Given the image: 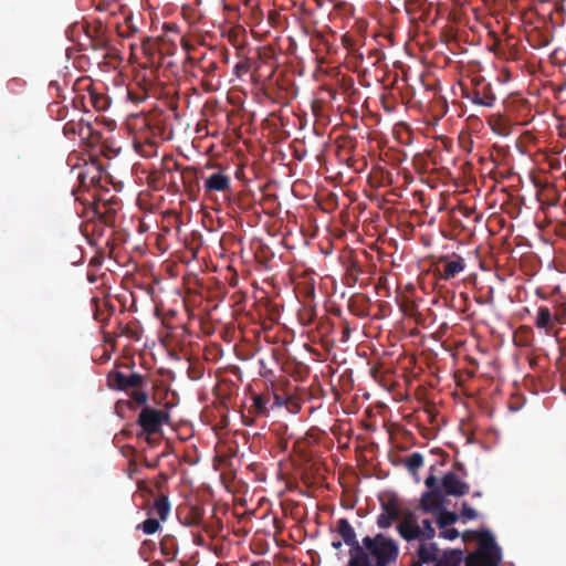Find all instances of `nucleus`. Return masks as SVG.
<instances>
[{"label":"nucleus","instance_id":"nucleus-1","mask_svg":"<svg viewBox=\"0 0 566 566\" xmlns=\"http://www.w3.org/2000/svg\"><path fill=\"white\" fill-rule=\"evenodd\" d=\"M399 544L398 542L384 533H377L374 536H365L363 538V547H356V558H349L348 562L361 563L365 557V562L380 565L395 564L399 557Z\"/></svg>","mask_w":566,"mask_h":566},{"label":"nucleus","instance_id":"nucleus-2","mask_svg":"<svg viewBox=\"0 0 566 566\" xmlns=\"http://www.w3.org/2000/svg\"><path fill=\"white\" fill-rule=\"evenodd\" d=\"M107 386L113 390H120L128 394L130 401L129 409L146 405L149 400L146 391L145 376L138 373L125 374L119 370H111L107 375Z\"/></svg>","mask_w":566,"mask_h":566},{"label":"nucleus","instance_id":"nucleus-3","mask_svg":"<svg viewBox=\"0 0 566 566\" xmlns=\"http://www.w3.org/2000/svg\"><path fill=\"white\" fill-rule=\"evenodd\" d=\"M479 549L467 557V566H499L502 559L501 548L489 531L476 534Z\"/></svg>","mask_w":566,"mask_h":566},{"label":"nucleus","instance_id":"nucleus-4","mask_svg":"<svg viewBox=\"0 0 566 566\" xmlns=\"http://www.w3.org/2000/svg\"><path fill=\"white\" fill-rule=\"evenodd\" d=\"M142 410L137 418V424L147 434V442L153 443L150 436L158 433L164 423L168 422L169 415L166 410L156 409L146 405H142Z\"/></svg>","mask_w":566,"mask_h":566},{"label":"nucleus","instance_id":"nucleus-5","mask_svg":"<svg viewBox=\"0 0 566 566\" xmlns=\"http://www.w3.org/2000/svg\"><path fill=\"white\" fill-rule=\"evenodd\" d=\"M63 134L70 139L78 137L81 140H86L90 145H95L102 140V133L96 130L90 122H85L83 117L78 119L70 118L64 127Z\"/></svg>","mask_w":566,"mask_h":566},{"label":"nucleus","instance_id":"nucleus-6","mask_svg":"<svg viewBox=\"0 0 566 566\" xmlns=\"http://www.w3.org/2000/svg\"><path fill=\"white\" fill-rule=\"evenodd\" d=\"M251 400L252 403L248 409V415L242 416L245 426H252L256 417H266L272 409V394L270 391L254 394Z\"/></svg>","mask_w":566,"mask_h":566},{"label":"nucleus","instance_id":"nucleus-7","mask_svg":"<svg viewBox=\"0 0 566 566\" xmlns=\"http://www.w3.org/2000/svg\"><path fill=\"white\" fill-rule=\"evenodd\" d=\"M163 168L165 172H171L172 170H180L182 184L186 190H192L198 185L197 169L193 167H185L180 169L179 164L172 159V157L163 158Z\"/></svg>","mask_w":566,"mask_h":566},{"label":"nucleus","instance_id":"nucleus-8","mask_svg":"<svg viewBox=\"0 0 566 566\" xmlns=\"http://www.w3.org/2000/svg\"><path fill=\"white\" fill-rule=\"evenodd\" d=\"M380 510L388 517L400 520L406 515L407 507L402 506L400 497L394 492H386L379 496Z\"/></svg>","mask_w":566,"mask_h":566},{"label":"nucleus","instance_id":"nucleus-9","mask_svg":"<svg viewBox=\"0 0 566 566\" xmlns=\"http://www.w3.org/2000/svg\"><path fill=\"white\" fill-rule=\"evenodd\" d=\"M398 534L407 542L415 539L420 541V525L417 523L413 513L410 510H406V515L396 525Z\"/></svg>","mask_w":566,"mask_h":566},{"label":"nucleus","instance_id":"nucleus-10","mask_svg":"<svg viewBox=\"0 0 566 566\" xmlns=\"http://www.w3.org/2000/svg\"><path fill=\"white\" fill-rule=\"evenodd\" d=\"M441 490L446 495L462 496L469 493L470 486L454 472H447L441 480Z\"/></svg>","mask_w":566,"mask_h":566},{"label":"nucleus","instance_id":"nucleus-11","mask_svg":"<svg viewBox=\"0 0 566 566\" xmlns=\"http://www.w3.org/2000/svg\"><path fill=\"white\" fill-rule=\"evenodd\" d=\"M336 531L346 545L350 547L349 558H356L355 548L363 547L357 541L356 532L347 518H339L336 522Z\"/></svg>","mask_w":566,"mask_h":566},{"label":"nucleus","instance_id":"nucleus-12","mask_svg":"<svg viewBox=\"0 0 566 566\" xmlns=\"http://www.w3.org/2000/svg\"><path fill=\"white\" fill-rule=\"evenodd\" d=\"M439 263H443V271L440 273V279L449 281L454 279L465 269L464 259L455 253L452 256L442 255Z\"/></svg>","mask_w":566,"mask_h":566},{"label":"nucleus","instance_id":"nucleus-13","mask_svg":"<svg viewBox=\"0 0 566 566\" xmlns=\"http://www.w3.org/2000/svg\"><path fill=\"white\" fill-rule=\"evenodd\" d=\"M446 552L440 556L438 545L433 542H427V541H420L417 549H416V557L422 562L424 565L429 564H437L438 562H441Z\"/></svg>","mask_w":566,"mask_h":566},{"label":"nucleus","instance_id":"nucleus-14","mask_svg":"<svg viewBox=\"0 0 566 566\" xmlns=\"http://www.w3.org/2000/svg\"><path fill=\"white\" fill-rule=\"evenodd\" d=\"M444 493L441 488L426 491L421 496V507L424 512L436 513L444 506Z\"/></svg>","mask_w":566,"mask_h":566},{"label":"nucleus","instance_id":"nucleus-15","mask_svg":"<svg viewBox=\"0 0 566 566\" xmlns=\"http://www.w3.org/2000/svg\"><path fill=\"white\" fill-rule=\"evenodd\" d=\"M203 188L207 193L228 192L231 189V179L223 171H217L205 179Z\"/></svg>","mask_w":566,"mask_h":566},{"label":"nucleus","instance_id":"nucleus-16","mask_svg":"<svg viewBox=\"0 0 566 566\" xmlns=\"http://www.w3.org/2000/svg\"><path fill=\"white\" fill-rule=\"evenodd\" d=\"M467 97L475 105L484 107H493L496 102V96L492 90L491 84H485L481 88L474 90Z\"/></svg>","mask_w":566,"mask_h":566},{"label":"nucleus","instance_id":"nucleus-17","mask_svg":"<svg viewBox=\"0 0 566 566\" xmlns=\"http://www.w3.org/2000/svg\"><path fill=\"white\" fill-rule=\"evenodd\" d=\"M81 104L84 108L91 105L96 111H105L111 105V98L104 93L90 90L87 96L83 95L81 97Z\"/></svg>","mask_w":566,"mask_h":566},{"label":"nucleus","instance_id":"nucleus-18","mask_svg":"<svg viewBox=\"0 0 566 566\" xmlns=\"http://www.w3.org/2000/svg\"><path fill=\"white\" fill-rule=\"evenodd\" d=\"M534 323L537 328L544 329L546 334H549L554 328L551 310L546 306H539Z\"/></svg>","mask_w":566,"mask_h":566},{"label":"nucleus","instance_id":"nucleus-19","mask_svg":"<svg viewBox=\"0 0 566 566\" xmlns=\"http://www.w3.org/2000/svg\"><path fill=\"white\" fill-rule=\"evenodd\" d=\"M160 551L167 560H174L178 553V545L175 536L165 535L160 541Z\"/></svg>","mask_w":566,"mask_h":566},{"label":"nucleus","instance_id":"nucleus-20","mask_svg":"<svg viewBox=\"0 0 566 566\" xmlns=\"http://www.w3.org/2000/svg\"><path fill=\"white\" fill-rule=\"evenodd\" d=\"M153 511L159 516L161 521H165L170 512V503L168 496L165 494L159 495L155 500Z\"/></svg>","mask_w":566,"mask_h":566},{"label":"nucleus","instance_id":"nucleus-21","mask_svg":"<svg viewBox=\"0 0 566 566\" xmlns=\"http://www.w3.org/2000/svg\"><path fill=\"white\" fill-rule=\"evenodd\" d=\"M50 116L55 120H64L69 117L70 111L66 105L60 102H53L49 105Z\"/></svg>","mask_w":566,"mask_h":566},{"label":"nucleus","instance_id":"nucleus-22","mask_svg":"<svg viewBox=\"0 0 566 566\" xmlns=\"http://www.w3.org/2000/svg\"><path fill=\"white\" fill-rule=\"evenodd\" d=\"M437 524L439 528H446L449 525L454 524L459 516L454 512L446 511L444 507L438 511Z\"/></svg>","mask_w":566,"mask_h":566},{"label":"nucleus","instance_id":"nucleus-23","mask_svg":"<svg viewBox=\"0 0 566 566\" xmlns=\"http://www.w3.org/2000/svg\"><path fill=\"white\" fill-rule=\"evenodd\" d=\"M462 560V552L460 549H451L446 552V556L441 562L433 566H458Z\"/></svg>","mask_w":566,"mask_h":566},{"label":"nucleus","instance_id":"nucleus-24","mask_svg":"<svg viewBox=\"0 0 566 566\" xmlns=\"http://www.w3.org/2000/svg\"><path fill=\"white\" fill-rule=\"evenodd\" d=\"M138 33V28L132 24V19H125L123 24L117 25V34L123 39H132Z\"/></svg>","mask_w":566,"mask_h":566},{"label":"nucleus","instance_id":"nucleus-25","mask_svg":"<svg viewBox=\"0 0 566 566\" xmlns=\"http://www.w3.org/2000/svg\"><path fill=\"white\" fill-rule=\"evenodd\" d=\"M407 469L416 474L417 471L423 465V455L420 452L411 453L406 461Z\"/></svg>","mask_w":566,"mask_h":566},{"label":"nucleus","instance_id":"nucleus-26","mask_svg":"<svg viewBox=\"0 0 566 566\" xmlns=\"http://www.w3.org/2000/svg\"><path fill=\"white\" fill-rule=\"evenodd\" d=\"M420 541L431 542V539L436 536V530L432 526L430 520H423L422 525L420 526Z\"/></svg>","mask_w":566,"mask_h":566},{"label":"nucleus","instance_id":"nucleus-27","mask_svg":"<svg viewBox=\"0 0 566 566\" xmlns=\"http://www.w3.org/2000/svg\"><path fill=\"white\" fill-rule=\"evenodd\" d=\"M138 530H142L145 534H155L160 528V523L156 518H147L138 525Z\"/></svg>","mask_w":566,"mask_h":566},{"label":"nucleus","instance_id":"nucleus-28","mask_svg":"<svg viewBox=\"0 0 566 566\" xmlns=\"http://www.w3.org/2000/svg\"><path fill=\"white\" fill-rule=\"evenodd\" d=\"M199 67L206 75L212 76L218 69V63L212 60L203 59Z\"/></svg>","mask_w":566,"mask_h":566},{"label":"nucleus","instance_id":"nucleus-29","mask_svg":"<svg viewBox=\"0 0 566 566\" xmlns=\"http://www.w3.org/2000/svg\"><path fill=\"white\" fill-rule=\"evenodd\" d=\"M395 521H397L395 517H388L387 514L380 512V514L377 517L376 524L380 530H388L391 527Z\"/></svg>","mask_w":566,"mask_h":566},{"label":"nucleus","instance_id":"nucleus-30","mask_svg":"<svg viewBox=\"0 0 566 566\" xmlns=\"http://www.w3.org/2000/svg\"><path fill=\"white\" fill-rule=\"evenodd\" d=\"M461 515L465 520H474V518H476L478 513L467 502H464V503H462Z\"/></svg>","mask_w":566,"mask_h":566},{"label":"nucleus","instance_id":"nucleus-31","mask_svg":"<svg viewBox=\"0 0 566 566\" xmlns=\"http://www.w3.org/2000/svg\"><path fill=\"white\" fill-rule=\"evenodd\" d=\"M459 535H460V533L457 528H446L440 532V536L446 539H449V541H453V539L458 538Z\"/></svg>","mask_w":566,"mask_h":566},{"label":"nucleus","instance_id":"nucleus-32","mask_svg":"<svg viewBox=\"0 0 566 566\" xmlns=\"http://www.w3.org/2000/svg\"><path fill=\"white\" fill-rule=\"evenodd\" d=\"M271 394H272V401H271L272 409L274 407H281L284 405V398L282 396H280L276 392H271Z\"/></svg>","mask_w":566,"mask_h":566},{"label":"nucleus","instance_id":"nucleus-33","mask_svg":"<svg viewBox=\"0 0 566 566\" xmlns=\"http://www.w3.org/2000/svg\"><path fill=\"white\" fill-rule=\"evenodd\" d=\"M424 484L428 488V490H432L434 488H440L438 484H437V478L432 474H430L426 480H424Z\"/></svg>","mask_w":566,"mask_h":566},{"label":"nucleus","instance_id":"nucleus-34","mask_svg":"<svg viewBox=\"0 0 566 566\" xmlns=\"http://www.w3.org/2000/svg\"><path fill=\"white\" fill-rule=\"evenodd\" d=\"M346 566H389V565H380V564H373V563H369V562H365V558L361 560V563H352V562H347V565Z\"/></svg>","mask_w":566,"mask_h":566},{"label":"nucleus","instance_id":"nucleus-35","mask_svg":"<svg viewBox=\"0 0 566 566\" xmlns=\"http://www.w3.org/2000/svg\"><path fill=\"white\" fill-rule=\"evenodd\" d=\"M145 147L149 148L146 150H142V154L144 156H151L156 151V144L155 143H148Z\"/></svg>","mask_w":566,"mask_h":566},{"label":"nucleus","instance_id":"nucleus-36","mask_svg":"<svg viewBox=\"0 0 566 566\" xmlns=\"http://www.w3.org/2000/svg\"><path fill=\"white\" fill-rule=\"evenodd\" d=\"M453 469H454V470H458L459 472H461V473H462V475H464V476L467 475V471H465V468H464L463 463H461V462H455V463L453 464Z\"/></svg>","mask_w":566,"mask_h":566},{"label":"nucleus","instance_id":"nucleus-37","mask_svg":"<svg viewBox=\"0 0 566 566\" xmlns=\"http://www.w3.org/2000/svg\"><path fill=\"white\" fill-rule=\"evenodd\" d=\"M103 123L107 126L109 130H113L116 126V123L113 119H104Z\"/></svg>","mask_w":566,"mask_h":566},{"label":"nucleus","instance_id":"nucleus-38","mask_svg":"<svg viewBox=\"0 0 566 566\" xmlns=\"http://www.w3.org/2000/svg\"><path fill=\"white\" fill-rule=\"evenodd\" d=\"M129 97L130 99L135 101V102H142L144 99V96H135L133 92L129 91Z\"/></svg>","mask_w":566,"mask_h":566},{"label":"nucleus","instance_id":"nucleus-39","mask_svg":"<svg viewBox=\"0 0 566 566\" xmlns=\"http://www.w3.org/2000/svg\"><path fill=\"white\" fill-rule=\"evenodd\" d=\"M143 484H144V482H139V483H138V489H139L140 491L148 492L150 495H153V494H154V493H153V491H151L150 489H147V488H146V486H144Z\"/></svg>","mask_w":566,"mask_h":566},{"label":"nucleus","instance_id":"nucleus-40","mask_svg":"<svg viewBox=\"0 0 566 566\" xmlns=\"http://www.w3.org/2000/svg\"><path fill=\"white\" fill-rule=\"evenodd\" d=\"M279 444L282 451H285L287 449V440H281Z\"/></svg>","mask_w":566,"mask_h":566},{"label":"nucleus","instance_id":"nucleus-41","mask_svg":"<svg viewBox=\"0 0 566 566\" xmlns=\"http://www.w3.org/2000/svg\"><path fill=\"white\" fill-rule=\"evenodd\" d=\"M251 566H271V565L269 562L261 560V562L253 563Z\"/></svg>","mask_w":566,"mask_h":566},{"label":"nucleus","instance_id":"nucleus-42","mask_svg":"<svg viewBox=\"0 0 566 566\" xmlns=\"http://www.w3.org/2000/svg\"><path fill=\"white\" fill-rule=\"evenodd\" d=\"M342 545H343V544H342V542H340V541H334V542L332 543V546H333V548H335V549H339V548L342 547Z\"/></svg>","mask_w":566,"mask_h":566},{"label":"nucleus","instance_id":"nucleus-43","mask_svg":"<svg viewBox=\"0 0 566 566\" xmlns=\"http://www.w3.org/2000/svg\"><path fill=\"white\" fill-rule=\"evenodd\" d=\"M259 365L261 369H265V361L263 359H259Z\"/></svg>","mask_w":566,"mask_h":566},{"label":"nucleus","instance_id":"nucleus-44","mask_svg":"<svg viewBox=\"0 0 566 566\" xmlns=\"http://www.w3.org/2000/svg\"><path fill=\"white\" fill-rule=\"evenodd\" d=\"M524 331H525V332H530V331H531V328H530V327H526V326H522V327L520 328V332H524Z\"/></svg>","mask_w":566,"mask_h":566},{"label":"nucleus","instance_id":"nucleus-45","mask_svg":"<svg viewBox=\"0 0 566 566\" xmlns=\"http://www.w3.org/2000/svg\"><path fill=\"white\" fill-rule=\"evenodd\" d=\"M135 45H136V43H134V42H132V43L129 44V46H130V49H132V50L135 48Z\"/></svg>","mask_w":566,"mask_h":566},{"label":"nucleus","instance_id":"nucleus-46","mask_svg":"<svg viewBox=\"0 0 566 566\" xmlns=\"http://www.w3.org/2000/svg\"><path fill=\"white\" fill-rule=\"evenodd\" d=\"M481 495H482L481 492H475L474 493V496H481Z\"/></svg>","mask_w":566,"mask_h":566},{"label":"nucleus","instance_id":"nucleus-47","mask_svg":"<svg viewBox=\"0 0 566 566\" xmlns=\"http://www.w3.org/2000/svg\"><path fill=\"white\" fill-rule=\"evenodd\" d=\"M73 104H74L75 107H77V99H74Z\"/></svg>","mask_w":566,"mask_h":566},{"label":"nucleus","instance_id":"nucleus-48","mask_svg":"<svg viewBox=\"0 0 566 566\" xmlns=\"http://www.w3.org/2000/svg\"><path fill=\"white\" fill-rule=\"evenodd\" d=\"M95 180H96V178H95V177H92V178H91V182H92V184H94V182H95Z\"/></svg>","mask_w":566,"mask_h":566},{"label":"nucleus","instance_id":"nucleus-49","mask_svg":"<svg viewBox=\"0 0 566 566\" xmlns=\"http://www.w3.org/2000/svg\"><path fill=\"white\" fill-rule=\"evenodd\" d=\"M268 373H270V370H266L265 373L261 371V376H265Z\"/></svg>","mask_w":566,"mask_h":566}]
</instances>
